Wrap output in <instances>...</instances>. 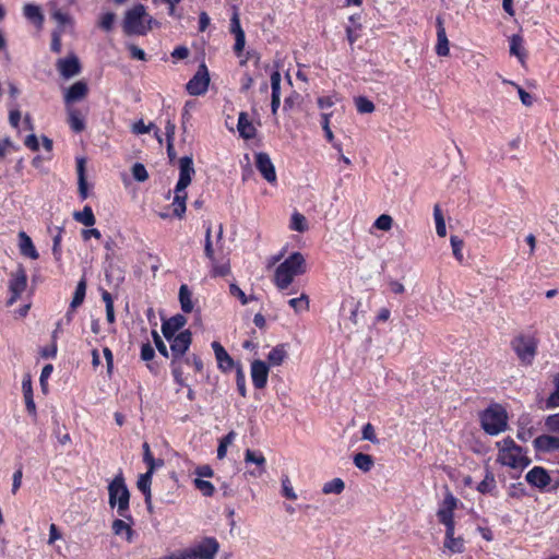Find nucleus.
Masks as SVG:
<instances>
[{
    "mask_svg": "<svg viewBox=\"0 0 559 559\" xmlns=\"http://www.w3.org/2000/svg\"><path fill=\"white\" fill-rule=\"evenodd\" d=\"M306 272V262L300 252L292 253L275 269L273 282L281 292L287 289L294 278Z\"/></svg>",
    "mask_w": 559,
    "mask_h": 559,
    "instance_id": "nucleus-1",
    "label": "nucleus"
},
{
    "mask_svg": "<svg viewBox=\"0 0 559 559\" xmlns=\"http://www.w3.org/2000/svg\"><path fill=\"white\" fill-rule=\"evenodd\" d=\"M158 22L154 20L143 4H135L124 13L122 29L127 35L143 36L150 32Z\"/></svg>",
    "mask_w": 559,
    "mask_h": 559,
    "instance_id": "nucleus-2",
    "label": "nucleus"
},
{
    "mask_svg": "<svg viewBox=\"0 0 559 559\" xmlns=\"http://www.w3.org/2000/svg\"><path fill=\"white\" fill-rule=\"evenodd\" d=\"M108 503L110 508H117V514L131 523L133 518L129 512L130 491L122 474H118L108 485Z\"/></svg>",
    "mask_w": 559,
    "mask_h": 559,
    "instance_id": "nucleus-3",
    "label": "nucleus"
},
{
    "mask_svg": "<svg viewBox=\"0 0 559 559\" xmlns=\"http://www.w3.org/2000/svg\"><path fill=\"white\" fill-rule=\"evenodd\" d=\"M498 445V462H500L502 465L520 469H523L530 465V457L524 453L523 449L520 445H518L512 439L506 438L501 442H499Z\"/></svg>",
    "mask_w": 559,
    "mask_h": 559,
    "instance_id": "nucleus-4",
    "label": "nucleus"
},
{
    "mask_svg": "<svg viewBox=\"0 0 559 559\" xmlns=\"http://www.w3.org/2000/svg\"><path fill=\"white\" fill-rule=\"evenodd\" d=\"M508 416L504 408L498 404L489 406L480 415L483 429L490 436H496L507 428Z\"/></svg>",
    "mask_w": 559,
    "mask_h": 559,
    "instance_id": "nucleus-5",
    "label": "nucleus"
},
{
    "mask_svg": "<svg viewBox=\"0 0 559 559\" xmlns=\"http://www.w3.org/2000/svg\"><path fill=\"white\" fill-rule=\"evenodd\" d=\"M511 345L522 364L531 365L533 362L537 352V340L535 337L519 335L512 341Z\"/></svg>",
    "mask_w": 559,
    "mask_h": 559,
    "instance_id": "nucleus-6",
    "label": "nucleus"
},
{
    "mask_svg": "<svg viewBox=\"0 0 559 559\" xmlns=\"http://www.w3.org/2000/svg\"><path fill=\"white\" fill-rule=\"evenodd\" d=\"M219 544L214 537H205L193 548L187 549L189 559H215Z\"/></svg>",
    "mask_w": 559,
    "mask_h": 559,
    "instance_id": "nucleus-7",
    "label": "nucleus"
},
{
    "mask_svg": "<svg viewBox=\"0 0 559 559\" xmlns=\"http://www.w3.org/2000/svg\"><path fill=\"white\" fill-rule=\"evenodd\" d=\"M210 84V75L207 68L204 63L199 66L197 73L193 78L187 83V91L190 95L199 96L204 94Z\"/></svg>",
    "mask_w": 559,
    "mask_h": 559,
    "instance_id": "nucleus-8",
    "label": "nucleus"
},
{
    "mask_svg": "<svg viewBox=\"0 0 559 559\" xmlns=\"http://www.w3.org/2000/svg\"><path fill=\"white\" fill-rule=\"evenodd\" d=\"M167 341L170 343L173 364H175L189 349L192 342V334L189 330H185L176 336L171 337V340Z\"/></svg>",
    "mask_w": 559,
    "mask_h": 559,
    "instance_id": "nucleus-9",
    "label": "nucleus"
},
{
    "mask_svg": "<svg viewBox=\"0 0 559 559\" xmlns=\"http://www.w3.org/2000/svg\"><path fill=\"white\" fill-rule=\"evenodd\" d=\"M27 284V275L26 271L22 265H19L15 272L11 274V281L9 284V289L11 293V297L8 301L9 305H12L17 300V298L25 290Z\"/></svg>",
    "mask_w": 559,
    "mask_h": 559,
    "instance_id": "nucleus-10",
    "label": "nucleus"
},
{
    "mask_svg": "<svg viewBox=\"0 0 559 559\" xmlns=\"http://www.w3.org/2000/svg\"><path fill=\"white\" fill-rule=\"evenodd\" d=\"M57 70L63 79H71L81 73V63L79 58L71 53L66 58L59 59L56 63Z\"/></svg>",
    "mask_w": 559,
    "mask_h": 559,
    "instance_id": "nucleus-11",
    "label": "nucleus"
},
{
    "mask_svg": "<svg viewBox=\"0 0 559 559\" xmlns=\"http://www.w3.org/2000/svg\"><path fill=\"white\" fill-rule=\"evenodd\" d=\"M255 167L262 177L270 183L276 181V171L269 154L260 152L255 154Z\"/></svg>",
    "mask_w": 559,
    "mask_h": 559,
    "instance_id": "nucleus-12",
    "label": "nucleus"
},
{
    "mask_svg": "<svg viewBox=\"0 0 559 559\" xmlns=\"http://www.w3.org/2000/svg\"><path fill=\"white\" fill-rule=\"evenodd\" d=\"M195 170L193 167L192 156H183L179 159V179L176 186H178V191L186 190L187 187L191 183L192 176Z\"/></svg>",
    "mask_w": 559,
    "mask_h": 559,
    "instance_id": "nucleus-13",
    "label": "nucleus"
},
{
    "mask_svg": "<svg viewBox=\"0 0 559 559\" xmlns=\"http://www.w3.org/2000/svg\"><path fill=\"white\" fill-rule=\"evenodd\" d=\"M269 366L265 361L257 359L251 362V379L254 388L263 389L267 383Z\"/></svg>",
    "mask_w": 559,
    "mask_h": 559,
    "instance_id": "nucleus-14",
    "label": "nucleus"
},
{
    "mask_svg": "<svg viewBox=\"0 0 559 559\" xmlns=\"http://www.w3.org/2000/svg\"><path fill=\"white\" fill-rule=\"evenodd\" d=\"M457 506V499L447 490L443 502L437 512L440 523L445 524L453 522V512Z\"/></svg>",
    "mask_w": 559,
    "mask_h": 559,
    "instance_id": "nucleus-15",
    "label": "nucleus"
},
{
    "mask_svg": "<svg viewBox=\"0 0 559 559\" xmlns=\"http://www.w3.org/2000/svg\"><path fill=\"white\" fill-rule=\"evenodd\" d=\"M88 86L84 81H76L64 93V103L71 105L87 96Z\"/></svg>",
    "mask_w": 559,
    "mask_h": 559,
    "instance_id": "nucleus-16",
    "label": "nucleus"
},
{
    "mask_svg": "<svg viewBox=\"0 0 559 559\" xmlns=\"http://www.w3.org/2000/svg\"><path fill=\"white\" fill-rule=\"evenodd\" d=\"M187 323V319L182 314H176L170 319L166 320L162 324V333L166 340H171L176 336L177 332L183 328Z\"/></svg>",
    "mask_w": 559,
    "mask_h": 559,
    "instance_id": "nucleus-17",
    "label": "nucleus"
},
{
    "mask_svg": "<svg viewBox=\"0 0 559 559\" xmlns=\"http://www.w3.org/2000/svg\"><path fill=\"white\" fill-rule=\"evenodd\" d=\"M212 348L214 350L218 368L224 372L230 371L235 367V361L222 346V344L218 342H213Z\"/></svg>",
    "mask_w": 559,
    "mask_h": 559,
    "instance_id": "nucleus-18",
    "label": "nucleus"
},
{
    "mask_svg": "<svg viewBox=\"0 0 559 559\" xmlns=\"http://www.w3.org/2000/svg\"><path fill=\"white\" fill-rule=\"evenodd\" d=\"M526 481L537 488H545L550 483L547 471L540 466L533 467L525 476Z\"/></svg>",
    "mask_w": 559,
    "mask_h": 559,
    "instance_id": "nucleus-19",
    "label": "nucleus"
},
{
    "mask_svg": "<svg viewBox=\"0 0 559 559\" xmlns=\"http://www.w3.org/2000/svg\"><path fill=\"white\" fill-rule=\"evenodd\" d=\"M437 46H436V52L440 57H445L449 55V40L447 37L445 28L443 26V21L440 16L437 17Z\"/></svg>",
    "mask_w": 559,
    "mask_h": 559,
    "instance_id": "nucleus-20",
    "label": "nucleus"
},
{
    "mask_svg": "<svg viewBox=\"0 0 559 559\" xmlns=\"http://www.w3.org/2000/svg\"><path fill=\"white\" fill-rule=\"evenodd\" d=\"M132 524L133 523L123 518L116 519L111 524L112 533L117 536L124 535L126 540L132 543L134 537V531L131 527Z\"/></svg>",
    "mask_w": 559,
    "mask_h": 559,
    "instance_id": "nucleus-21",
    "label": "nucleus"
},
{
    "mask_svg": "<svg viewBox=\"0 0 559 559\" xmlns=\"http://www.w3.org/2000/svg\"><path fill=\"white\" fill-rule=\"evenodd\" d=\"M19 239H20L19 248H20L21 254H23L24 257H27L32 260L38 259L39 254L34 246L31 237L25 231L19 233Z\"/></svg>",
    "mask_w": 559,
    "mask_h": 559,
    "instance_id": "nucleus-22",
    "label": "nucleus"
},
{
    "mask_svg": "<svg viewBox=\"0 0 559 559\" xmlns=\"http://www.w3.org/2000/svg\"><path fill=\"white\" fill-rule=\"evenodd\" d=\"M534 445L537 450L543 452H550L559 450V437L543 435L534 440Z\"/></svg>",
    "mask_w": 559,
    "mask_h": 559,
    "instance_id": "nucleus-23",
    "label": "nucleus"
},
{
    "mask_svg": "<svg viewBox=\"0 0 559 559\" xmlns=\"http://www.w3.org/2000/svg\"><path fill=\"white\" fill-rule=\"evenodd\" d=\"M237 129L245 139H252L255 135V128L243 111L239 114Z\"/></svg>",
    "mask_w": 559,
    "mask_h": 559,
    "instance_id": "nucleus-24",
    "label": "nucleus"
},
{
    "mask_svg": "<svg viewBox=\"0 0 559 559\" xmlns=\"http://www.w3.org/2000/svg\"><path fill=\"white\" fill-rule=\"evenodd\" d=\"M22 391L25 399V405L26 409L31 414H36V405L33 399V388H32V380L29 376H26L22 381Z\"/></svg>",
    "mask_w": 559,
    "mask_h": 559,
    "instance_id": "nucleus-25",
    "label": "nucleus"
},
{
    "mask_svg": "<svg viewBox=\"0 0 559 559\" xmlns=\"http://www.w3.org/2000/svg\"><path fill=\"white\" fill-rule=\"evenodd\" d=\"M287 357L285 344H278L271 349L267 355V362L270 366H281Z\"/></svg>",
    "mask_w": 559,
    "mask_h": 559,
    "instance_id": "nucleus-26",
    "label": "nucleus"
},
{
    "mask_svg": "<svg viewBox=\"0 0 559 559\" xmlns=\"http://www.w3.org/2000/svg\"><path fill=\"white\" fill-rule=\"evenodd\" d=\"M79 193L82 199L87 198V182L85 177V159L79 158L76 162Z\"/></svg>",
    "mask_w": 559,
    "mask_h": 559,
    "instance_id": "nucleus-27",
    "label": "nucleus"
},
{
    "mask_svg": "<svg viewBox=\"0 0 559 559\" xmlns=\"http://www.w3.org/2000/svg\"><path fill=\"white\" fill-rule=\"evenodd\" d=\"M24 16L32 21L34 24L41 26L44 22V15L41 13L40 7L32 3H27L23 7Z\"/></svg>",
    "mask_w": 559,
    "mask_h": 559,
    "instance_id": "nucleus-28",
    "label": "nucleus"
},
{
    "mask_svg": "<svg viewBox=\"0 0 559 559\" xmlns=\"http://www.w3.org/2000/svg\"><path fill=\"white\" fill-rule=\"evenodd\" d=\"M67 114L70 128L76 133L82 132L85 129V122L81 117L80 111L72 107H68Z\"/></svg>",
    "mask_w": 559,
    "mask_h": 559,
    "instance_id": "nucleus-29",
    "label": "nucleus"
},
{
    "mask_svg": "<svg viewBox=\"0 0 559 559\" xmlns=\"http://www.w3.org/2000/svg\"><path fill=\"white\" fill-rule=\"evenodd\" d=\"M186 200L187 193L186 190L178 191V186L175 188V198L173 201L174 214L181 218L186 212Z\"/></svg>",
    "mask_w": 559,
    "mask_h": 559,
    "instance_id": "nucleus-30",
    "label": "nucleus"
},
{
    "mask_svg": "<svg viewBox=\"0 0 559 559\" xmlns=\"http://www.w3.org/2000/svg\"><path fill=\"white\" fill-rule=\"evenodd\" d=\"M179 301L183 312L189 313L193 310L192 293L186 284L179 288Z\"/></svg>",
    "mask_w": 559,
    "mask_h": 559,
    "instance_id": "nucleus-31",
    "label": "nucleus"
},
{
    "mask_svg": "<svg viewBox=\"0 0 559 559\" xmlns=\"http://www.w3.org/2000/svg\"><path fill=\"white\" fill-rule=\"evenodd\" d=\"M354 464L362 472H369L374 462L371 455L365 453H357L354 455Z\"/></svg>",
    "mask_w": 559,
    "mask_h": 559,
    "instance_id": "nucleus-32",
    "label": "nucleus"
},
{
    "mask_svg": "<svg viewBox=\"0 0 559 559\" xmlns=\"http://www.w3.org/2000/svg\"><path fill=\"white\" fill-rule=\"evenodd\" d=\"M73 217L75 221L87 227L93 226L96 222L94 213L90 206H85L81 212H75Z\"/></svg>",
    "mask_w": 559,
    "mask_h": 559,
    "instance_id": "nucleus-33",
    "label": "nucleus"
},
{
    "mask_svg": "<svg viewBox=\"0 0 559 559\" xmlns=\"http://www.w3.org/2000/svg\"><path fill=\"white\" fill-rule=\"evenodd\" d=\"M345 489V483L341 478H334L323 485L322 492L325 495H340Z\"/></svg>",
    "mask_w": 559,
    "mask_h": 559,
    "instance_id": "nucleus-34",
    "label": "nucleus"
},
{
    "mask_svg": "<svg viewBox=\"0 0 559 559\" xmlns=\"http://www.w3.org/2000/svg\"><path fill=\"white\" fill-rule=\"evenodd\" d=\"M85 293H86V282H85V280H81L76 285L72 301L70 304V307L72 309H75L83 304L84 298H85Z\"/></svg>",
    "mask_w": 559,
    "mask_h": 559,
    "instance_id": "nucleus-35",
    "label": "nucleus"
},
{
    "mask_svg": "<svg viewBox=\"0 0 559 559\" xmlns=\"http://www.w3.org/2000/svg\"><path fill=\"white\" fill-rule=\"evenodd\" d=\"M309 297L306 294H301L299 297L292 298L288 300V305L294 309L296 313L307 311L309 309Z\"/></svg>",
    "mask_w": 559,
    "mask_h": 559,
    "instance_id": "nucleus-36",
    "label": "nucleus"
},
{
    "mask_svg": "<svg viewBox=\"0 0 559 559\" xmlns=\"http://www.w3.org/2000/svg\"><path fill=\"white\" fill-rule=\"evenodd\" d=\"M290 229L299 231V233H305L306 230H308V223H307L305 215H302L298 212H295L292 215Z\"/></svg>",
    "mask_w": 559,
    "mask_h": 559,
    "instance_id": "nucleus-37",
    "label": "nucleus"
},
{
    "mask_svg": "<svg viewBox=\"0 0 559 559\" xmlns=\"http://www.w3.org/2000/svg\"><path fill=\"white\" fill-rule=\"evenodd\" d=\"M51 17L58 23V27L57 28H61L62 33L64 32V27L67 25H71L72 24L71 16L68 13H64V12H62L59 9H56L51 13Z\"/></svg>",
    "mask_w": 559,
    "mask_h": 559,
    "instance_id": "nucleus-38",
    "label": "nucleus"
},
{
    "mask_svg": "<svg viewBox=\"0 0 559 559\" xmlns=\"http://www.w3.org/2000/svg\"><path fill=\"white\" fill-rule=\"evenodd\" d=\"M444 547L453 554H461L464 551V540L461 537L445 538Z\"/></svg>",
    "mask_w": 559,
    "mask_h": 559,
    "instance_id": "nucleus-39",
    "label": "nucleus"
},
{
    "mask_svg": "<svg viewBox=\"0 0 559 559\" xmlns=\"http://www.w3.org/2000/svg\"><path fill=\"white\" fill-rule=\"evenodd\" d=\"M142 448H143V461L147 465V469L153 467V471H154L156 466L163 465L162 460H159L158 462L155 461V459L153 457V455L151 453L150 444L147 442H144Z\"/></svg>",
    "mask_w": 559,
    "mask_h": 559,
    "instance_id": "nucleus-40",
    "label": "nucleus"
},
{
    "mask_svg": "<svg viewBox=\"0 0 559 559\" xmlns=\"http://www.w3.org/2000/svg\"><path fill=\"white\" fill-rule=\"evenodd\" d=\"M450 242H451L453 255L455 257V259L459 262H462L463 261V252H462V250H463V247H464L463 240L460 239L457 236L452 235L451 238H450Z\"/></svg>",
    "mask_w": 559,
    "mask_h": 559,
    "instance_id": "nucleus-41",
    "label": "nucleus"
},
{
    "mask_svg": "<svg viewBox=\"0 0 559 559\" xmlns=\"http://www.w3.org/2000/svg\"><path fill=\"white\" fill-rule=\"evenodd\" d=\"M439 297L441 298V300H437L436 305H435V309L436 310H445L450 307H452V302H453V294L451 292H445V293H440Z\"/></svg>",
    "mask_w": 559,
    "mask_h": 559,
    "instance_id": "nucleus-42",
    "label": "nucleus"
},
{
    "mask_svg": "<svg viewBox=\"0 0 559 559\" xmlns=\"http://www.w3.org/2000/svg\"><path fill=\"white\" fill-rule=\"evenodd\" d=\"M154 471L153 467L148 468L145 474H142L138 480V488L142 492L151 491V483H152V475Z\"/></svg>",
    "mask_w": 559,
    "mask_h": 559,
    "instance_id": "nucleus-43",
    "label": "nucleus"
},
{
    "mask_svg": "<svg viewBox=\"0 0 559 559\" xmlns=\"http://www.w3.org/2000/svg\"><path fill=\"white\" fill-rule=\"evenodd\" d=\"M357 111L360 114H370L374 110V105L366 97L359 96L355 100Z\"/></svg>",
    "mask_w": 559,
    "mask_h": 559,
    "instance_id": "nucleus-44",
    "label": "nucleus"
},
{
    "mask_svg": "<svg viewBox=\"0 0 559 559\" xmlns=\"http://www.w3.org/2000/svg\"><path fill=\"white\" fill-rule=\"evenodd\" d=\"M245 461L246 463H253L261 467H263L265 464V457L261 453L250 449H248L245 453Z\"/></svg>",
    "mask_w": 559,
    "mask_h": 559,
    "instance_id": "nucleus-45",
    "label": "nucleus"
},
{
    "mask_svg": "<svg viewBox=\"0 0 559 559\" xmlns=\"http://www.w3.org/2000/svg\"><path fill=\"white\" fill-rule=\"evenodd\" d=\"M236 437V432L235 431H230L228 432L223 439L222 441L219 442V445L217 448V457L218 459H223L225 457L226 455V451H227V445L230 444L233 442V440L235 439Z\"/></svg>",
    "mask_w": 559,
    "mask_h": 559,
    "instance_id": "nucleus-46",
    "label": "nucleus"
},
{
    "mask_svg": "<svg viewBox=\"0 0 559 559\" xmlns=\"http://www.w3.org/2000/svg\"><path fill=\"white\" fill-rule=\"evenodd\" d=\"M116 20V14L112 12H107L100 16L98 22V26L105 32H110L114 27V23Z\"/></svg>",
    "mask_w": 559,
    "mask_h": 559,
    "instance_id": "nucleus-47",
    "label": "nucleus"
},
{
    "mask_svg": "<svg viewBox=\"0 0 559 559\" xmlns=\"http://www.w3.org/2000/svg\"><path fill=\"white\" fill-rule=\"evenodd\" d=\"M496 485L495 477L491 473H487L485 478L479 483L477 489L481 493L490 492Z\"/></svg>",
    "mask_w": 559,
    "mask_h": 559,
    "instance_id": "nucleus-48",
    "label": "nucleus"
},
{
    "mask_svg": "<svg viewBox=\"0 0 559 559\" xmlns=\"http://www.w3.org/2000/svg\"><path fill=\"white\" fill-rule=\"evenodd\" d=\"M204 253L207 259L214 261V249L212 243V228L209 225L205 229V243H204Z\"/></svg>",
    "mask_w": 559,
    "mask_h": 559,
    "instance_id": "nucleus-49",
    "label": "nucleus"
},
{
    "mask_svg": "<svg viewBox=\"0 0 559 559\" xmlns=\"http://www.w3.org/2000/svg\"><path fill=\"white\" fill-rule=\"evenodd\" d=\"M57 235L52 239V254L56 261L61 260V234L63 231V227H57Z\"/></svg>",
    "mask_w": 559,
    "mask_h": 559,
    "instance_id": "nucleus-50",
    "label": "nucleus"
},
{
    "mask_svg": "<svg viewBox=\"0 0 559 559\" xmlns=\"http://www.w3.org/2000/svg\"><path fill=\"white\" fill-rule=\"evenodd\" d=\"M195 487L203 493L205 497H211L214 492V486L209 480H203L201 478L194 479Z\"/></svg>",
    "mask_w": 559,
    "mask_h": 559,
    "instance_id": "nucleus-51",
    "label": "nucleus"
},
{
    "mask_svg": "<svg viewBox=\"0 0 559 559\" xmlns=\"http://www.w3.org/2000/svg\"><path fill=\"white\" fill-rule=\"evenodd\" d=\"M555 391L550 394V396L546 401L547 408L559 407V373L555 378Z\"/></svg>",
    "mask_w": 559,
    "mask_h": 559,
    "instance_id": "nucleus-52",
    "label": "nucleus"
},
{
    "mask_svg": "<svg viewBox=\"0 0 559 559\" xmlns=\"http://www.w3.org/2000/svg\"><path fill=\"white\" fill-rule=\"evenodd\" d=\"M392 224H393V219H392V217H391L390 215H388V214H382V215H380V216L376 219V222H374L373 226H374L377 229H379V230L388 231V230H390V229H391Z\"/></svg>",
    "mask_w": 559,
    "mask_h": 559,
    "instance_id": "nucleus-53",
    "label": "nucleus"
},
{
    "mask_svg": "<svg viewBox=\"0 0 559 559\" xmlns=\"http://www.w3.org/2000/svg\"><path fill=\"white\" fill-rule=\"evenodd\" d=\"M132 176L136 181L143 182L148 178L146 168L141 163H135L132 166Z\"/></svg>",
    "mask_w": 559,
    "mask_h": 559,
    "instance_id": "nucleus-54",
    "label": "nucleus"
},
{
    "mask_svg": "<svg viewBox=\"0 0 559 559\" xmlns=\"http://www.w3.org/2000/svg\"><path fill=\"white\" fill-rule=\"evenodd\" d=\"M236 384L240 395L245 397L247 395L246 377L240 366L236 370Z\"/></svg>",
    "mask_w": 559,
    "mask_h": 559,
    "instance_id": "nucleus-55",
    "label": "nucleus"
},
{
    "mask_svg": "<svg viewBox=\"0 0 559 559\" xmlns=\"http://www.w3.org/2000/svg\"><path fill=\"white\" fill-rule=\"evenodd\" d=\"M282 489H283L284 497H286L287 499H290V500L297 499V495L294 491V488H293L290 480L287 476L282 478Z\"/></svg>",
    "mask_w": 559,
    "mask_h": 559,
    "instance_id": "nucleus-56",
    "label": "nucleus"
},
{
    "mask_svg": "<svg viewBox=\"0 0 559 559\" xmlns=\"http://www.w3.org/2000/svg\"><path fill=\"white\" fill-rule=\"evenodd\" d=\"M211 262H212V266H213V275L214 276H226L227 274H229L230 265L228 262L218 264V263H216L215 259H214V261H211Z\"/></svg>",
    "mask_w": 559,
    "mask_h": 559,
    "instance_id": "nucleus-57",
    "label": "nucleus"
},
{
    "mask_svg": "<svg viewBox=\"0 0 559 559\" xmlns=\"http://www.w3.org/2000/svg\"><path fill=\"white\" fill-rule=\"evenodd\" d=\"M230 32L234 35L243 33V29H242V27L240 25L239 12H238V9L236 7H234V13H233L231 19H230Z\"/></svg>",
    "mask_w": 559,
    "mask_h": 559,
    "instance_id": "nucleus-58",
    "label": "nucleus"
},
{
    "mask_svg": "<svg viewBox=\"0 0 559 559\" xmlns=\"http://www.w3.org/2000/svg\"><path fill=\"white\" fill-rule=\"evenodd\" d=\"M281 74L278 71H274L271 74V90L272 96L281 97Z\"/></svg>",
    "mask_w": 559,
    "mask_h": 559,
    "instance_id": "nucleus-59",
    "label": "nucleus"
},
{
    "mask_svg": "<svg viewBox=\"0 0 559 559\" xmlns=\"http://www.w3.org/2000/svg\"><path fill=\"white\" fill-rule=\"evenodd\" d=\"M545 426L549 431L559 435V413L549 415L545 420Z\"/></svg>",
    "mask_w": 559,
    "mask_h": 559,
    "instance_id": "nucleus-60",
    "label": "nucleus"
},
{
    "mask_svg": "<svg viewBox=\"0 0 559 559\" xmlns=\"http://www.w3.org/2000/svg\"><path fill=\"white\" fill-rule=\"evenodd\" d=\"M152 336H153L154 344H155L157 350L159 352V354L163 355L164 357L168 358L169 353H168L167 346L163 342L162 337L158 335V333L156 331L152 332Z\"/></svg>",
    "mask_w": 559,
    "mask_h": 559,
    "instance_id": "nucleus-61",
    "label": "nucleus"
},
{
    "mask_svg": "<svg viewBox=\"0 0 559 559\" xmlns=\"http://www.w3.org/2000/svg\"><path fill=\"white\" fill-rule=\"evenodd\" d=\"M61 35H62L61 28H56L51 34V37H52L51 38V50L55 52L61 51Z\"/></svg>",
    "mask_w": 559,
    "mask_h": 559,
    "instance_id": "nucleus-62",
    "label": "nucleus"
},
{
    "mask_svg": "<svg viewBox=\"0 0 559 559\" xmlns=\"http://www.w3.org/2000/svg\"><path fill=\"white\" fill-rule=\"evenodd\" d=\"M522 38L519 35H513L510 39V52L519 58H521V49Z\"/></svg>",
    "mask_w": 559,
    "mask_h": 559,
    "instance_id": "nucleus-63",
    "label": "nucleus"
},
{
    "mask_svg": "<svg viewBox=\"0 0 559 559\" xmlns=\"http://www.w3.org/2000/svg\"><path fill=\"white\" fill-rule=\"evenodd\" d=\"M362 439L368 440L372 443H377L378 439L376 437L374 428L371 424H366L362 428Z\"/></svg>",
    "mask_w": 559,
    "mask_h": 559,
    "instance_id": "nucleus-64",
    "label": "nucleus"
}]
</instances>
